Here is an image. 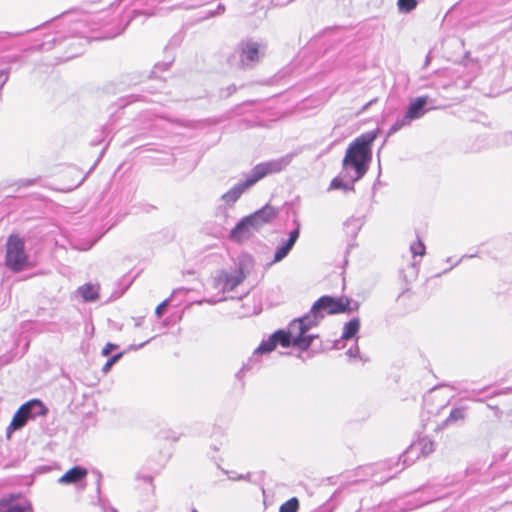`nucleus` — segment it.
<instances>
[{
  "label": "nucleus",
  "mask_w": 512,
  "mask_h": 512,
  "mask_svg": "<svg viewBox=\"0 0 512 512\" xmlns=\"http://www.w3.org/2000/svg\"><path fill=\"white\" fill-rule=\"evenodd\" d=\"M6 265L14 272H20L32 266L25 251V242L18 235H11L7 240Z\"/></svg>",
  "instance_id": "nucleus-5"
},
{
  "label": "nucleus",
  "mask_w": 512,
  "mask_h": 512,
  "mask_svg": "<svg viewBox=\"0 0 512 512\" xmlns=\"http://www.w3.org/2000/svg\"><path fill=\"white\" fill-rule=\"evenodd\" d=\"M277 213L276 208L266 205L256 212L245 216L230 231V239L236 242H243L249 239L261 227L271 222L277 216Z\"/></svg>",
  "instance_id": "nucleus-4"
},
{
  "label": "nucleus",
  "mask_w": 512,
  "mask_h": 512,
  "mask_svg": "<svg viewBox=\"0 0 512 512\" xmlns=\"http://www.w3.org/2000/svg\"><path fill=\"white\" fill-rule=\"evenodd\" d=\"M417 0H398L397 7L401 13H409L417 6Z\"/></svg>",
  "instance_id": "nucleus-22"
},
{
  "label": "nucleus",
  "mask_w": 512,
  "mask_h": 512,
  "mask_svg": "<svg viewBox=\"0 0 512 512\" xmlns=\"http://www.w3.org/2000/svg\"><path fill=\"white\" fill-rule=\"evenodd\" d=\"M143 482L150 486L151 492H154V485L152 483V477L151 476H144L142 478Z\"/></svg>",
  "instance_id": "nucleus-33"
},
{
  "label": "nucleus",
  "mask_w": 512,
  "mask_h": 512,
  "mask_svg": "<svg viewBox=\"0 0 512 512\" xmlns=\"http://www.w3.org/2000/svg\"><path fill=\"white\" fill-rule=\"evenodd\" d=\"M412 123V121L409 118H406V114H404L401 117H398L396 121L392 124L388 131V136L393 135L394 133L398 132L400 129L409 126Z\"/></svg>",
  "instance_id": "nucleus-21"
},
{
  "label": "nucleus",
  "mask_w": 512,
  "mask_h": 512,
  "mask_svg": "<svg viewBox=\"0 0 512 512\" xmlns=\"http://www.w3.org/2000/svg\"><path fill=\"white\" fill-rule=\"evenodd\" d=\"M346 355L350 358V359H355V358H360V353H359V347L357 345H355L354 347H350L347 352H346Z\"/></svg>",
  "instance_id": "nucleus-28"
},
{
  "label": "nucleus",
  "mask_w": 512,
  "mask_h": 512,
  "mask_svg": "<svg viewBox=\"0 0 512 512\" xmlns=\"http://www.w3.org/2000/svg\"><path fill=\"white\" fill-rule=\"evenodd\" d=\"M29 407H30V404H23L16 411L10 425L7 428V436L8 437H10V434L13 431L19 430L26 425L27 421L29 420V418L27 417V414H26V410H28Z\"/></svg>",
  "instance_id": "nucleus-16"
},
{
  "label": "nucleus",
  "mask_w": 512,
  "mask_h": 512,
  "mask_svg": "<svg viewBox=\"0 0 512 512\" xmlns=\"http://www.w3.org/2000/svg\"><path fill=\"white\" fill-rule=\"evenodd\" d=\"M426 104V96L416 97L415 99L411 100L405 113L406 118H409L411 121H414L423 117L428 111L426 109Z\"/></svg>",
  "instance_id": "nucleus-14"
},
{
  "label": "nucleus",
  "mask_w": 512,
  "mask_h": 512,
  "mask_svg": "<svg viewBox=\"0 0 512 512\" xmlns=\"http://www.w3.org/2000/svg\"><path fill=\"white\" fill-rule=\"evenodd\" d=\"M161 0H117L107 10L95 14L86 15L83 19L76 22L80 28L75 32L86 37L88 31H96L103 26L115 24L114 31H108L98 39H110L121 34L129 22L136 15L152 16L155 14L153 8H149L154 3Z\"/></svg>",
  "instance_id": "nucleus-2"
},
{
  "label": "nucleus",
  "mask_w": 512,
  "mask_h": 512,
  "mask_svg": "<svg viewBox=\"0 0 512 512\" xmlns=\"http://www.w3.org/2000/svg\"><path fill=\"white\" fill-rule=\"evenodd\" d=\"M261 46L254 41H247L241 44L240 61L243 66L250 67L260 60Z\"/></svg>",
  "instance_id": "nucleus-10"
},
{
  "label": "nucleus",
  "mask_w": 512,
  "mask_h": 512,
  "mask_svg": "<svg viewBox=\"0 0 512 512\" xmlns=\"http://www.w3.org/2000/svg\"><path fill=\"white\" fill-rule=\"evenodd\" d=\"M148 342H149V340H147V341H145V342H143V343H141L139 345H132L130 348L133 349V350H138V349L144 347Z\"/></svg>",
  "instance_id": "nucleus-36"
},
{
  "label": "nucleus",
  "mask_w": 512,
  "mask_h": 512,
  "mask_svg": "<svg viewBox=\"0 0 512 512\" xmlns=\"http://www.w3.org/2000/svg\"><path fill=\"white\" fill-rule=\"evenodd\" d=\"M476 255L475 254H472V255H463L459 261L455 262L454 265H458V263H460L463 259L465 258H473L475 257Z\"/></svg>",
  "instance_id": "nucleus-39"
},
{
  "label": "nucleus",
  "mask_w": 512,
  "mask_h": 512,
  "mask_svg": "<svg viewBox=\"0 0 512 512\" xmlns=\"http://www.w3.org/2000/svg\"><path fill=\"white\" fill-rule=\"evenodd\" d=\"M293 157L294 154L290 153L280 158L257 164L248 174L251 178L250 182H254V184H256L268 174L282 171L292 162Z\"/></svg>",
  "instance_id": "nucleus-7"
},
{
  "label": "nucleus",
  "mask_w": 512,
  "mask_h": 512,
  "mask_svg": "<svg viewBox=\"0 0 512 512\" xmlns=\"http://www.w3.org/2000/svg\"><path fill=\"white\" fill-rule=\"evenodd\" d=\"M345 225H352L356 230H358L360 228V220L357 218H350L345 222Z\"/></svg>",
  "instance_id": "nucleus-31"
},
{
  "label": "nucleus",
  "mask_w": 512,
  "mask_h": 512,
  "mask_svg": "<svg viewBox=\"0 0 512 512\" xmlns=\"http://www.w3.org/2000/svg\"><path fill=\"white\" fill-rule=\"evenodd\" d=\"M245 278L246 275L241 266H236L232 269H220L212 276L211 287L213 290L225 294L226 292L233 291Z\"/></svg>",
  "instance_id": "nucleus-6"
},
{
  "label": "nucleus",
  "mask_w": 512,
  "mask_h": 512,
  "mask_svg": "<svg viewBox=\"0 0 512 512\" xmlns=\"http://www.w3.org/2000/svg\"><path fill=\"white\" fill-rule=\"evenodd\" d=\"M192 512H197V510H196V509H193V510H192Z\"/></svg>",
  "instance_id": "nucleus-45"
},
{
  "label": "nucleus",
  "mask_w": 512,
  "mask_h": 512,
  "mask_svg": "<svg viewBox=\"0 0 512 512\" xmlns=\"http://www.w3.org/2000/svg\"><path fill=\"white\" fill-rule=\"evenodd\" d=\"M25 404H30V407L26 410V414L29 419L45 416L48 413L47 407L38 399L30 400Z\"/></svg>",
  "instance_id": "nucleus-17"
},
{
  "label": "nucleus",
  "mask_w": 512,
  "mask_h": 512,
  "mask_svg": "<svg viewBox=\"0 0 512 512\" xmlns=\"http://www.w3.org/2000/svg\"><path fill=\"white\" fill-rule=\"evenodd\" d=\"M410 250L413 256H423L425 254V245L421 240H418L411 244Z\"/></svg>",
  "instance_id": "nucleus-24"
},
{
  "label": "nucleus",
  "mask_w": 512,
  "mask_h": 512,
  "mask_svg": "<svg viewBox=\"0 0 512 512\" xmlns=\"http://www.w3.org/2000/svg\"><path fill=\"white\" fill-rule=\"evenodd\" d=\"M447 262H448V263H451V258H450V257H449V258H447Z\"/></svg>",
  "instance_id": "nucleus-44"
},
{
  "label": "nucleus",
  "mask_w": 512,
  "mask_h": 512,
  "mask_svg": "<svg viewBox=\"0 0 512 512\" xmlns=\"http://www.w3.org/2000/svg\"><path fill=\"white\" fill-rule=\"evenodd\" d=\"M229 478H230L231 480H242V479H246V477H245L244 475H237V476H235V475H229Z\"/></svg>",
  "instance_id": "nucleus-38"
},
{
  "label": "nucleus",
  "mask_w": 512,
  "mask_h": 512,
  "mask_svg": "<svg viewBox=\"0 0 512 512\" xmlns=\"http://www.w3.org/2000/svg\"><path fill=\"white\" fill-rule=\"evenodd\" d=\"M311 512H331V510L327 506L323 505V506H320V507L314 509Z\"/></svg>",
  "instance_id": "nucleus-35"
},
{
  "label": "nucleus",
  "mask_w": 512,
  "mask_h": 512,
  "mask_svg": "<svg viewBox=\"0 0 512 512\" xmlns=\"http://www.w3.org/2000/svg\"><path fill=\"white\" fill-rule=\"evenodd\" d=\"M117 345L112 343H107L104 348L102 349V355L108 356L112 350L116 349Z\"/></svg>",
  "instance_id": "nucleus-30"
},
{
  "label": "nucleus",
  "mask_w": 512,
  "mask_h": 512,
  "mask_svg": "<svg viewBox=\"0 0 512 512\" xmlns=\"http://www.w3.org/2000/svg\"><path fill=\"white\" fill-rule=\"evenodd\" d=\"M394 477V474H391L387 477V479H390V478H393Z\"/></svg>",
  "instance_id": "nucleus-43"
},
{
  "label": "nucleus",
  "mask_w": 512,
  "mask_h": 512,
  "mask_svg": "<svg viewBox=\"0 0 512 512\" xmlns=\"http://www.w3.org/2000/svg\"><path fill=\"white\" fill-rule=\"evenodd\" d=\"M168 305V300H164L162 303H160L157 307H156V310H155V314L157 315V317H161L164 310L166 309Z\"/></svg>",
  "instance_id": "nucleus-29"
},
{
  "label": "nucleus",
  "mask_w": 512,
  "mask_h": 512,
  "mask_svg": "<svg viewBox=\"0 0 512 512\" xmlns=\"http://www.w3.org/2000/svg\"><path fill=\"white\" fill-rule=\"evenodd\" d=\"M88 471L86 468L82 466H74L69 469L66 473H64L59 479L58 483L60 484H74L77 485L80 482L84 481Z\"/></svg>",
  "instance_id": "nucleus-15"
},
{
  "label": "nucleus",
  "mask_w": 512,
  "mask_h": 512,
  "mask_svg": "<svg viewBox=\"0 0 512 512\" xmlns=\"http://www.w3.org/2000/svg\"><path fill=\"white\" fill-rule=\"evenodd\" d=\"M360 328V321L358 318H353L344 325L341 340H349L356 336Z\"/></svg>",
  "instance_id": "nucleus-19"
},
{
  "label": "nucleus",
  "mask_w": 512,
  "mask_h": 512,
  "mask_svg": "<svg viewBox=\"0 0 512 512\" xmlns=\"http://www.w3.org/2000/svg\"><path fill=\"white\" fill-rule=\"evenodd\" d=\"M435 449L434 442L427 438L423 437L413 442L399 457L396 465L398 466L400 462H402V468L405 466H409L413 464L420 455L428 456Z\"/></svg>",
  "instance_id": "nucleus-8"
},
{
  "label": "nucleus",
  "mask_w": 512,
  "mask_h": 512,
  "mask_svg": "<svg viewBox=\"0 0 512 512\" xmlns=\"http://www.w3.org/2000/svg\"><path fill=\"white\" fill-rule=\"evenodd\" d=\"M299 509V501L296 497H293L284 502L279 509V512H297Z\"/></svg>",
  "instance_id": "nucleus-23"
},
{
  "label": "nucleus",
  "mask_w": 512,
  "mask_h": 512,
  "mask_svg": "<svg viewBox=\"0 0 512 512\" xmlns=\"http://www.w3.org/2000/svg\"><path fill=\"white\" fill-rule=\"evenodd\" d=\"M250 181L251 178L247 174L244 181H240L235 184L230 190L222 195V200L226 204H234L248 188L254 185V182Z\"/></svg>",
  "instance_id": "nucleus-12"
},
{
  "label": "nucleus",
  "mask_w": 512,
  "mask_h": 512,
  "mask_svg": "<svg viewBox=\"0 0 512 512\" xmlns=\"http://www.w3.org/2000/svg\"><path fill=\"white\" fill-rule=\"evenodd\" d=\"M224 9H225V8H224V6H223L222 4H219V5L217 6L216 11H214V12H209V15H210V16H213V15L221 14V13L224 11Z\"/></svg>",
  "instance_id": "nucleus-34"
},
{
  "label": "nucleus",
  "mask_w": 512,
  "mask_h": 512,
  "mask_svg": "<svg viewBox=\"0 0 512 512\" xmlns=\"http://www.w3.org/2000/svg\"><path fill=\"white\" fill-rule=\"evenodd\" d=\"M20 56L19 55H6V56H2L0 57V64H13V63H16L18 61H20Z\"/></svg>",
  "instance_id": "nucleus-26"
},
{
  "label": "nucleus",
  "mask_w": 512,
  "mask_h": 512,
  "mask_svg": "<svg viewBox=\"0 0 512 512\" xmlns=\"http://www.w3.org/2000/svg\"><path fill=\"white\" fill-rule=\"evenodd\" d=\"M350 301L348 298H333L331 296H322L312 305L310 311L304 316L294 319L290 322L287 331L277 330L253 351L251 357L245 362L236 374L238 378L247 371L254 369L260 363V357L272 352L277 345L282 347L295 346L301 351H306L312 344L317 335L306 332L317 326L326 314H338L350 311Z\"/></svg>",
  "instance_id": "nucleus-1"
},
{
  "label": "nucleus",
  "mask_w": 512,
  "mask_h": 512,
  "mask_svg": "<svg viewBox=\"0 0 512 512\" xmlns=\"http://www.w3.org/2000/svg\"><path fill=\"white\" fill-rule=\"evenodd\" d=\"M34 183H35V180H33V179H27V180L22 181L23 186H30V185H33Z\"/></svg>",
  "instance_id": "nucleus-37"
},
{
  "label": "nucleus",
  "mask_w": 512,
  "mask_h": 512,
  "mask_svg": "<svg viewBox=\"0 0 512 512\" xmlns=\"http://www.w3.org/2000/svg\"><path fill=\"white\" fill-rule=\"evenodd\" d=\"M0 512H31V502L19 493L6 494L0 498Z\"/></svg>",
  "instance_id": "nucleus-9"
},
{
  "label": "nucleus",
  "mask_w": 512,
  "mask_h": 512,
  "mask_svg": "<svg viewBox=\"0 0 512 512\" xmlns=\"http://www.w3.org/2000/svg\"><path fill=\"white\" fill-rule=\"evenodd\" d=\"M226 299H227L226 297H219V298L212 297V298L206 299L204 301L209 304H216L218 302L225 301Z\"/></svg>",
  "instance_id": "nucleus-32"
},
{
  "label": "nucleus",
  "mask_w": 512,
  "mask_h": 512,
  "mask_svg": "<svg viewBox=\"0 0 512 512\" xmlns=\"http://www.w3.org/2000/svg\"><path fill=\"white\" fill-rule=\"evenodd\" d=\"M77 292L85 302H92L98 299L99 287L90 283H86L80 286Z\"/></svg>",
  "instance_id": "nucleus-18"
},
{
  "label": "nucleus",
  "mask_w": 512,
  "mask_h": 512,
  "mask_svg": "<svg viewBox=\"0 0 512 512\" xmlns=\"http://www.w3.org/2000/svg\"><path fill=\"white\" fill-rule=\"evenodd\" d=\"M358 180H353V176L350 174H344V170H341L338 176L334 177L327 191L343 190L344 192L354 191V184Z\"/></svg>",
  "instance_id": "nucleus-13"
},
{
  "label": "nucleus",
  "mask_w": 512,
  "mask_h": 512,
  "mask_svg": "<svg viewBox=\"0 0 512 512\" xmlns=\"http://www.w3.org/2000/svg\"><path fill=\"white\" fill-rule=\"evenodd\" d=\"M201 4H202V3L189 4V5H187L186 7H188V8H194V7H196V6H198V5H201Z\"/></svg>",
  "instance_id": "nucleus-42"
},
{
  "label": "nucleus",
  "mask_w": 512,
  "mask_h": 512,
  "mask_svg": "<svg viewBox=\"0 0 512 512\" xmlns=\"http://www.w3.org/2000/svg\"><path fill=\"white\" fill-rule=\"evenodd\" d=\"M228 90V95H231L232 93H234L236 91V86L235 85H231L227 88Z\"/></svg>",
  "instance_id": "nucleus-40"
},
{
  "label": "nucleus",
  "mask_w": 512,
  "mask_h": 512,
  "mask_svg": "<svg viewBox=\"0 0 512 512\" xmlns=\"http://www.w3.org/2000/svg\"><path fill=\"white\" fill-rule=\"evenodd\" d=\"M85 180V176H82L78 183L74 187H78Z\"/></svg>",
  "instance_id": "nucleus-41"
},
{
  "label": "nucleus",
  "mask_w": 512,
  "mask_h": 512,
  "mask_svg": "<svg viewBox=\"0 0 512 512\" xmlns=\"http://www.w3.org/2000/svg\"><path fill=\"white\" fill-rule=\"evenodd\" d=\"M465 418V410L463 407L454 408L449 416L442 423V427H447L451 424L456 423L457 421L463 420Z\"/></svg>",
  "instance_id": "nucleus-20"
},
{
  "label": "nucleus",
  "mask_w": 512,
  "mask_h": 512,
  "mask_svg": "<svg viewBox=\"0 0 512 512\" xmlns=\"http://www.w3.org/2000/svg\"><path fill=\"white\" fill-rule=\"evenodd\" d=\"M123 356V352H120V353H117L115 355H113L112 357H110L106 363L104 364L103 368H102V371L104 373H107L110 371V369L112 368V366L118 362Z\"/></svg>",
  "instance_id": "nucleus-25"
},
{
  "label": "nucleus",
  "mask_w": 512,
  "mask_h": 512,
  "mask_svg": "<svg viewBox=\"0 0 512 512\" xmlns=\"http://www.w3.org/2000/svg\"><path fill=\"white\" fill-rule=\"evenodd\" d=\"M300 235V229L299 224L295 229H293L289 233V238L285 241H282L276 248L274 253V258L272 260V263H277L282 261L292 250L293 246L295 245L297 239Z\"/></svg>",
  "instance_id": "nucleus-11"
},
{
  "label": "nucleus",
  "mask_w": 512,
  "mask_h": 512,
  "mask_svg": "<svg viewBox=\"0 0 512 512\" xmlns=\"http://www.w3.org/2000/svg\"><path fill=\"white\" fill-rule=\"evenodd\" d=\"M10 75V68L0 69V90L3 88L5 83L8 81Z\"/></svg>",
  "instance_id": "nucleus-27"
},
{
  "label": "nucleus",
  "mask_w": 512,
  "mask_h": 512,
  "mask_svg": "<svg viewBox=\"0 0 512 512\" xmlns=\"http://www.w3.org/2000/svg\"><path fill=\"white\" fill-rule=\"evenodd\" d=\"M376 137V131H368L349 144L342 160L344 174H350L353 176V180L358 181L364 177L372 159L371 145Z\"/></svg>",
  "instance_id": "nucleus-3"
}]
</instances>
